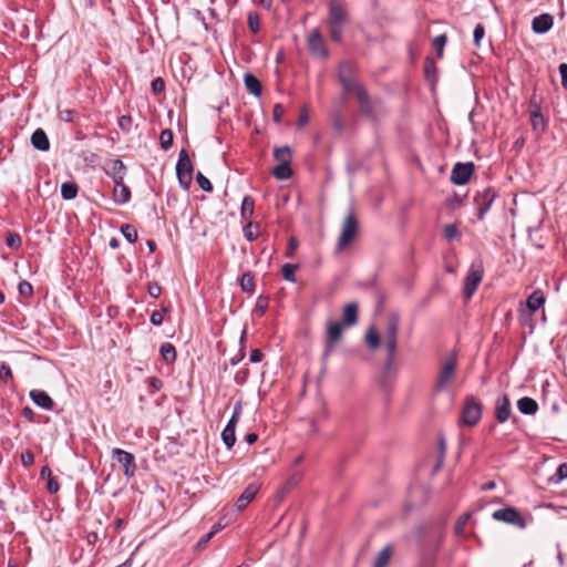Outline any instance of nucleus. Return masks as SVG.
Here are the masks:
<instances>
[{"mask_svg":"<svg viewBox=\"0 0 567 567\" xmlns=\"http://www.w3.org/2000/svg\"><path fill=\"white\" fill-rule=\"evenodd\" d=\"M348 22L347 4L343 0H329L327 23L330 39L340 43L343 39V27Z\"/></svg>","mask_w":567,"mask_h":567,"instance_id":"f257e3e1","label":"nucleus"},{"mask_svg":"<svg viewBox=\"0 0 567 567\" xmlns=\"http://www.w3.org/2000/svg\"><path fill=\"white\" fill-rule=\"evenodd\" d=\"M457 367V357L456 353L453 352L449 354V357L441 363L434 390L436 392L445 391L452 383V380L455 377Z\"/></svg>","mask_w":567,"mask_h":567,"instance_id":"f03ea898","label":"nucleus"},{"mask_svg":"<svg viewBox=\"0 0 567 567\" xmlns=\"http://www.w3.org/2000/svg\"><path fill=\"white\" fill-rule=\"evenodd\" d=\"M359 221L352 207L349 208L344 217L340 237L338 239L337 249L342 250L349 246L358 235Z\"/></svg>","mask_w":567,"mask_h":567,"instance_id":"7ed1b4c3","label":"nucleus"},{"mask_svg":"<svg viewBox=\"0 0 567 567\" xmlns=\"http://www.w3.org/2000/svg\"><path fill=\"white\" fill-rule=\"evenodd\" d=\"M193 171L194 168L188 152L185 148H182L176 163V176L183 189L187 190L190 187L193 182Z\"/></svg>","mask_w":567,"mask_h":567,"instance_id":"20e7f679","label":"nucleus"},{"mask_svg":"<svg viewBox=\"0 0 567 567\" xmlns=\"http://www.w3.org/2000/svg\"><path fill=\"white\" fill-rule=\"evenodd\" d=\"M484 275L483 262L480 259L474 260L466 274L464 280L463 293L465 298L470 299L476 291L477 286L481 284Z\"/></svg>","mask_w":567,"mask_h":567,"instance_id":"39448f33","label":"nucleus"},{"mask_svg":"<svg viewBox=\"0 0 567 567\" xmlns=\"http://www.w3.org/2000/svg\"><path fill=\"white\" fill-rule=\"evenodd\" d=\"M398 350V342L385 341L386 358L384 361L382 375L380 378V386L388 391L391 386V374L394 372V361Z\"/></svg>","mask_w":567,"mask_h":567,"instance_id":"423d86ee","label":"nucleus"},{"mask_svg":"<svg viewBox=\"0 0 567 567\" xmlns=\"http://www.w3.org/2000/svg\"><path fill=\"white\" fill-rule=\"evenodd\" d=\"M343 327L341 322L329 321L327 324V334L324 341V350L322 353V361L326 362L334 351L336 343L342 338Z\"/></svg>","mask_w":567,"mask_h":567,"instance_id":"0eeeda50","label":"nucleus"},{"mask_svg":"<svg viewBox=\"0 0 567 567\" xmlns=\"http://www.w3.org/2000/svg\"><path fill=\"white\" fill-rule=\"evenodd\" d=\"M492 517L495 520L504 522L506 524L513 525L515 527H518L520 529H524L526 527V519L520 514V512L512 506L504 507L501 509L495 511L492 514Z\"/></svg>","mask_w":567,"mask_h":567,"instance_id":"6e6552de","label":"nucleus"},{"mask_svg":"<svg viewBox=\"0 0 567 567\" xmlns=\"http://www.w3.org/2000/svg\"><path fill=\"white\" fill-rule=\"evenodd\" d=\"M498 193L493 187H487L482 192H478L474 197V203L477 207V218L484 219L485 215L489 210L494 200L497 198Z\"/></svg>","mask_w":567,"mask_h":567,"instance_id":"1a4fd4ad","label":"nucleus"},{"mask_svg":"<svg viewBox=\"0 0 567 567\" xmlns=\"http://www.w3.org/2000/svg\"><path fill=\"white\" fill-rule=\"evenodd\" d=\"M339 81L346 92L358 93L359 90L363 89L359 83H357L352 66L349 62H342L339 65Z\"/></svg>","mask_w":567,"mask_h":567,"instance_id":"9d476101","label":"nucleus"},{"mask_svg":"<svg viewBox=\"0 0 567 567\" xmlns=\"http://www.w3.org/2000/svg\"><path fill=\"white\" fill-rule=\"evenodd\" d=\"M307 47L310 53L320 59H327L329 52L324 39L318 28L313 29L307 39Z\"/></svg>","mask_w":567,"mask_h":567,"instance_id":"9b49d317","label":"nucleus"},{"mask_svg":"<svg viewBox=\"0 0 567 567\" xmlns=\"http://www.w3.org/2000/svg\"><path fill=\"white\" fill-rule=\"evenodd\" d=\"M474 169L475 166L472 162L456 163L452 168L450 179L454 185H465L473 175Z\"/></svg>","mask_w":567,"mask_h":567,"instance_id":"f8f14e48","label":"nucleus"},{"mask_svg":"<svg viewBox=\"0 0 567 567\" xmlns=\"http://www.w3.org/2000/svg\"><path fill=\"white\" fill-rule=\"evenodd\" d=\"M104 172L107 176H110L113 179L116 187H118V185H122V182H124L127 168L122 159L112 158L106 162Z\"/></svg>","mask_w":567,"mask_h":567,"instance_id":"ddd939ff","label":"nucleus"},{"mask_svg":"<svg viewBox=\"0 0 567 567\" xmlns=\"http://www.w3.org/2000/svg\"><path fill=\"white\" fill-rule=\"evenodd\" d=\"M482 417V404L473 399H467L462 411V420L470 426L476 425Z\"/></svg>","mask_w":567,"mask_h":567,"instance_id":"4468645a","label":"nucleus"},{"mask_svg":"<svg viewBox=\"0 0 567 567\" xmlns=\"http://www.w3.org/2000/svg\"><path fill=\"white\" fill-rule=\"evenodd\" d=\"M112 453L114 458L123 466L124 475L128 478L134 476L136 471L135 456L118 447L114 449Z\"/></svg>","mask_w":567,"mask_h":567,"instance_id":"2eb2a0df","label":"nucleus"},{"mask_svg":"<svg viewBox=\"0 0 567 567\" xmlns=\"http://www.w3.org/2000/svg\"><path fill=\"white\" fill-rule=\"evenodd\" d=\"M495 419L499 423H505L512 415V405L507 394H503L496 399L495 402Z\"/></svg>","mask_w":567,"mask_h":567,"instance_id":"dca6fc26","label":"nucleus"},{"mask_svg":"<svg viewBox=\"0 0 567 567\" xmlns=\"http://www.w3.org/2000/svg\"><path fill=\"white\" fill-rule=\"evenodd\" d=\"M554 24V18L549 13H542L532 21V30L534 33L544 34L548 32Z\"/></svg>","mask_w":567,"mask_h":567,"instance_id":"f3484780","label":"nucleus"},{"mask_svg":"<svg viewBox=\"0 0 567 567\" xmlns=\"http://www.w3.org/2000/svg\"><path fill=\"white\" fill-rule=\"evenodd\" d=\"M259 491V485L256 483L249 484L245 491L240 494V496L237 498L235 503V507L238 511L245 509L248 504L256 497L257 493Z\"/></svg>","mask_w":567,"mask_h":567,"instance_id":"a211bd4d","label":"nucleus"},{"mask_svg":"<svg viewBox=\"0 0 567 567\" xmlns=\"http://www.w3.org/2000/svg\"><path fill=\"white\" fill-rule=\"evenodd\" d=\"M399 328H400V316L395 312L390 313L388 317V324H386L384 340L398 342Z\"/></svg>","mask_w":567,"mask_h":567,"instance_id":"6ab92c4d","label":"nucleus"},{"mask_svg":"<svg viewBox=\"0 0 567 567\" xmlns=\"http://www.w3.org/2000/svg\"><path fill=\"white\" fill-rule=\"evenodd\" d=\"M29 395H30V399L33 401V403L37 404L41 409L51 410L54 405L53 400L45 391L31 390Z\"/></svg>","mask_w":567,"mask_h":567,"instance_id":"aec40b11","label":"nucleus"},{"mask_svg":"<svg viewBox=\"0 0 567 567\" xmlns=\"http://www.w3.org/2000/svg\"><path fill=\"white\" fill-rule=\"evenodd\" d=\"M359 307L355 302L347 303L343 308L342 324L352 327L358 322Z\"/></svg>","mask_w":567,"mask_h":567,"instance_id":"412c9836","label":"nucleus"},{"mask_svg":"<svg viewBox=\"0 0 567 567\" xmlns=\"http://www.w3.org/2000/svg\"><path fill=\"white\" fill-rule=\"evenodd\" d=\"M355 95H357L359 104H360V112L368 117H373L374 116V106H373V103L371 102L365 89L363 87V89L359 90V92L355 93Z\"/></svg>","mask_w":567,"mask_h":567,"instance_id":"4be33fe9","label":"nucleus"},{"mask_svg":"<svg viewBox=\"0 0 567 567\" xmlns=\"http://www.w3.org/2000/svg\"><path fill=\"white\" fill-rule=\"evenodd\" d=\"M31 144L35 150L41 152H47L50 150L49 137L42 128H38L32 133Z\"/></svg>","mask_w":567,"mask_h":567,"instance_id":"5701e85b","label":"nucleus"},{"mask_svg":"<svg viewBox=\"0 0 567 567\" xmlns=\"http://www.w3.org/2000/svg\"><path fill=\"white\" fill-rule=\"evenodd\" d=\"M517 409L525 415H534L538 411V404L534 399L524 396L517 401Z\"/></svg>","mask_w":567,"mask_h":567,"instance_id":"b1692460","label":"nucleus"},{"mask_svg":"<svg viewBox=\"0 0 567 567\" xmlns=\"http://www.w3.org/2000/svg\"><path fill=\"white\" fill-rule=\"evenodd\" d=\"M545 303V295L540 289L535 290L526 300V307L534 313Z\"/></svg>","mask_w":567,"mask_h":567,"instance_id":"393cba45","label":"nucleus"},{"mask_svg":"<svg viewBox=\"0 0 567 567\" xmlns=\"http://www.w3.org/2000/svg\"><path fill=\"white\" fill-rule=\"evenodd\" d=\"M244 84L246 89L255 96H260L262 93V86L260 81L251 73H246L244 76Z\"/></svg>","mask_w":567,"mask_h":567,"instance_id":"a878e982","label":"nucleus"},{"mask_svg":"<svg viewBox=\"0 0 567 567\" xmlns=\"http://www.w3.org/2000/svg\"><path fill=\"white\" fill-rule=\"evenodd\" d=\"M131 199V189L128 186L122 182V185H118V187H114L113 190V200L117 205H124Z\"/></svg>","mask_w":567,"mask_h":567,"instance_id":"bb28decb","label":"nucleus"},{"mask_svg":"<svg viewBox=\"0 0 567 567\" xmlns=\"http://www.w3.org/2000/svg\"><path fill=\"white\" fill-rule=\"evenodd\" d=\"M393 548L391 545L384 546L375 556L372 567H386L391 560Z\"/></svg>","mask_w":567,"mask_h":567,"instance_id":"cd10ccee","label":"nucleus"},{"mask_svg":"<svg viewBox=\"0 0 567 567\" xmlns=\"http://www.w3.org/2000/svg\"><path fill=\"white\" fill-rule=\"evenodd\" d=\"M530 124L533 130L538 134L546 131L547 122L538 107L530 113Z\"/></svg>","mask_w":567,"mask_h":567,"instance_id":"c85d7f7f","label":"nucleus"},{"mask_svg":"<svg viewBox=\"0 0 567 567\" xmlns=\"http://www.w3.org/2000/svg\"><path fill=\"white\" fill-rule=\"evenodd\" d=\"M159 354L166 363H174L177 358L176 349L171 342H164L161 344Z\"/></svg>","mask_w":567,"mask_h":567,"instance_id":"c756f323","label":"nucleus"},{"mask_svg":"<svg viewBox=\"0 0 567 567\" xmlns=\"http://www.w3.org/2000/svg\"><path fill=\"white\" fill-rule=\"evenodd\" d=\"M274 157L278 164H291L292 154L289 146L276 147L274 151Z\"/></svg>","mask_w":567,"mask_h":567,"instance_id":"7c9ffc66","label":"nucleus"},{"mask_svg":"<svg viewBox=\"0 0 567 567\" xmlns=\"http://www.w3.org/2000/svg\"><path fill=\"white\" fill-rule=\"evenodd\" d=\"M79 186L74 182H65L61 185V196L64 200H71L76 197Z\"/></svg>","mask_w":567,"mask_h":567,"instance_id":"2f4dec72","label":"nucleus"},{"mask_svg":"<svg viewBox=\"0 0 567 567\" xmlns=\"http://www.w3.org/2000/svg\"><path fill=\"white\" fill-rule=\"evenodd\" d=\"M240 288L244 292L252 295L255 291V278L252 272L247 271L240 278Z\"/></svg>","mask_w":567,"mask_h":567,"instance_id":"473e14b6","label":"nucleus"},{"mask_svg":"<svg viewBox=\"0 0 567 567\" xmlns=\"http://www.w3.org/2000/svg\"><path fill=\"white\" fill-rule=\"evenodd\" d=\"M365 342L371 350H375L380 346V334L374 327H370L365 333Z\"/></svg>","mask_w":567,"mask_h":567,"instance_id":"72a5a7b5","label":"nucleus"},{"mask_svg":"<svg viewBox=\"0 0 567 567\" xmlns=\"http://www.w3.org/2000/svg\"><path fill=\"white\" fill-rule=\"evenodd\" d=\"M255 202L251 196H245L241 202L240 215L244 219L250 218L254 214Z\"/></svg>","mask_w":567,"mask_h":567,"instance_id":"f704fd0d","label":"nucleus"},{"mask_svg":"<svg viewBox=\"0 0 567 567\" xmlns=\"http://www.w3.org/2000/svg\"><path fill=\"white\" fill-rule=\"evenodd\" d=\"M272 174L277 179L284 181L288 179L292 175V169L290 164H278L274 168Z\"/></svg>","mask_w":567,"mask_h":567,"instance_id":"c9c22d12","label":"nucleus"},{"mask_svg":"<svg viewBox=\"0 0 567 567\" xmlns=\"http://www.w3.org/2000/svg\"><path fill=\"white\" fill-rule=\"evenodd\" d=\"M298 267L299 266L297 264H285L281 267V274H282L284 279L289 282H296L297 281L296 270L298 269Z\"/></svg>","mask_w":567,"mask_h":567,"instance_id":"e433bc0d","label":"nucleus"},{"mask_svg":"<svg viewBox=\"0 0 567 567\" xmlns=\"http://www.w3.org/2000/svg\"><path fill=\"white\" fill-rule=\"evenodd\" d=\"M174 134L172 130L166 128L161 132L159 144L164 151H168L173 145Z\"/></svg>","mask_w":567,"mask_h":567,"instance_id":"4c0bfd02","label":"nucleus"},{"mask_svg":"<svg viewBox=\"0 0 567 567\" xmlns=\"http://www.w3.org/2000/svg\"><path fill=\"white\" fill-rule=\"evenodd\" d=\"M236 430L225 426L221 432V440L227 449H231L236 442Z\"/></svg>","mask_w":567,"mask_h":567,"instance_id":"58836bf2","label":"nucleus"},{"mask_svg":"<svg viewBox=\"0 0 567 567\" xmlns=\"http://www.w3.org/2000/svg\"><path fill=\"white\" fill-rule=\"evenodd\" d=\"M121 233L124 236V238L130 243L134 244L137 240V230L134 226L130 224H124L121 227Z\"/></svg>","mask_w":567,"mask_h":567,"instance_id":"ea45409f","label":"nucleus"},{"mask_svg":"<svg viewBox=\"0 0 567 567\" xmlns=\"http://www.w3.org/2000/svg\"><path fill=\"white\" fill-rule=\"evenodd\" d=\"M268 303H269L268 297H266L264 295H260L257 298L256 306H255V309H254V313L256 316H258V317H262L266 313V311H267Z\"/></svg>","mask_w":567,"mask_h":567,"instance_id":"a19ab883","label":"nucleus"},{"mask_svg":"<svg viewBox=\"0 0 567 567\" xmlns=\"http://www.w3.org/2000/svg\"><path fill=\"white\" fill-rule=\"evenodd\" d=\"M446 42H447V37L444 33L439 34L433 39L432 45H433L434 50L436 51V54L439 58L443 56V50H444Z\"/></svg>","mask_w":567,"mask_h":567,"instance_id":"79ce46f5","label":"nucleus"},{"mask_svg":"<svg viewBox=\"0 0 567 567\" xmlns=\"http://www.w3.org/2000/svg\"><path fill=\"white\" fill-rule=\"evenodd\" d=\"M241 410H243L241 402L240 401L236 402L234 405L233 414H231L228 423L226 424L227 427H231V429L236 430V425L241 415Z\"/></svg>","mask_w":567,"mask_h":567,"instance_id":"37998d69","label":"nucleus"},{"mask_svg":"<svg viewBox=\"0 0 567 567\" xmlns=\"http://www.w3.org/2000/svg\"><path fill=\"white\" fill-rule=\"evenodd\" d=\"M0 380L6 384L13 380L11 368L4 362L0 363Z\"/></svg>","mask_w":567,"mask_h":567,"instance_id":"c03bdc74","label":"nucleus"},{"mask_svg":"<svg viewBox=\"0 0 567 567\" xmlns=\"http://www.w3.org/2000/svg\"><path fill=\"white\" fill-rule=\"evenodd\" d=\"M6 244L9 248L18 249L21 247V236L17 233H8Z\"/></svg>","mask_w":567,"mask_h":567,"instance_id":"a18cd8bd","label":"nucleus"},{"mask_svg":"<svg viewBox=\"0 0 567 567\" xmlns=\"http://www.w3.org/2000/svg\"><path fill=\"white\" fill-rule=\"evenodd\" d=\"M258 227L257 224H252L251 221L244 227V236L248 241H254L257 238L258 234L254 228L258 229Z\"/></svg>","mask_w":567,"mask_h":567,"instance_id":"49530a36","label":"nucleus"},{"mask_svg":"<svg viewBox=\"0 0 567 567\" xmlns=\"http://www.w3.org/2000/svg\"><path fill=\"white\" fill-rule=\"evenodd\" d=\"M196 181L198 183V186L204 190V192H213V185L210 183V181L204 176L200 172H198L196 174Z\"/></svg>","mask_w":567,"mask_h":567,"instance_id":"de8ad7c7","label":"nucleus"},{"mask_svg":"<svg viewBox=\"0 0 567 567\" xmlns=\"http://www.w3.org/2000/svg\"><path fill=\"white\" fill-rule=\"evenodd\" d=\"M424 73H425V78L429 81L434 80L435 73H436V66H435V63L433 62V60H431L430 58H427L425 61Z\"/></svg>","mask_w":567,"mask_h":567,"instance_id":"09e8293b","label":"nucleus"},{"mask_svg":"<svg viewBox=\"0 0 567 567\" xmlns=\"http://www.w3.org/2000/svg\"><path fill=\"white\" fill-rule=\"evenodd\" d=\"M248 27L254 33H257L260 30L259 17L256 12L248 13Z\"/></svg>","mask_w":567,"mask_h":567,"instance_id":"8fccbe9b","label":"nucleus"},{"mask_svg":"<svg viewBox=\"0 0 567 567\" xmlns=\"http://www.w3.org/2000/svg\"><path fill=\"white\" fill-rule=\"evenodd\" d=\"M485 35V28L482 23H477L474 28V31H473V38H474V44L475 47H480L481 45V40L484 38Z\"/></svg>","mask_w":567,"mask_h":567,"instance_id":"3c124183","label":"nucleus"},{"mask_svg":"<svg viewBox=\"0 0 567 567\" xmlns=\"http://www.w3.org/2000/svg\"><path fill=\"white\" fill-rule=\"evenodd\" d=\"M444 237L447 240H453L457 237H460V231L455 225L449 224L444 227Z\"/></svg>","mask_w":567,"mask_h":567,"instance_id":"603ef678","label":"nucleus"},{"mask_svg":"<svg viewBox=\"0 0 567 567\" xmlns=\"http://www.w3.org/2000/svg\"><path fill=\"white\" fill-rule=\"evenodd\" d=\"M133 120L130 115H122L118 118V127L123 131L128 133L132 128Z\"/></svg>","mask_w":567,"mask_h":567,"instance_id":"864d4df0","label":"nucleus"},{"mask_svg":"<svg viewBox=\"0 0 567 567\" xmlns=\"http://www.w3.org/2000/svg\"><path fill=\"white\" fill-rule=\"evenodd\" d=\"M19 293L23 297H31L33 295V287L29 281H21L18 286Z\"/></svg>","mask_w":567,"mask_h":567,"instance_id":"5fc2aeb1","label":"nucleus"},{"mask_svg":"<svg viewBox=\"0 0 567 567\" xmlns=\"http://www.w3.org/2000/svg\"><path fill=\"white\" fill-rule=\"evenodd\" d=\"M249 378V370L247 368L237 371L234 381L238 385H244Z\"/></svg>","mask_w":567,"mask_h":567,"instance_id":"6e6d98bb","label":"nucleus"},{"mask_svg":"<svg viewBox=\"0 0 567 567\" xmlns=\"http://www.w3.org/2000/svg\"><path fill=\"white\" fill-rule=\"evenodd\" d=\"M21 463L24 467H30L34 463V454L31 451H24L21 454Z\"/></svg>","mask_w":567,"mask_h":567,"instance_id":"4d7b16f0","label":"nucleus"},{"mask_svg":"<svg viewBox=\"0 0 567 567\" xmlns=\"http://www.w3.org/2000/svg\"><path fill=\"white\" fill-rule=\"evenodd\" d=\"M147 292H148V295H150L152 298H155V299H156V298H158V297L161 296V293H162V287H161L157 282H155V281L150 282V284H148V287H147Z\"/></svg>","mask_w":567,"mask_h":567,"instance_id":"13d9d810","label":"nucleus"},{"mask_svg":"<svg viewBox=\"0 0 567 567\" xmlns=\"http://www.w3.org/2000/svg\"><path fill=\"white\" fill-rule=\"evenodd\" d=\"M152 91L155 94L162 93L165 90V82L162 78H156L151 83Z\"/></svg>","mask_w":567,"mask_h":567,"instance_id":"bf43d9fd","label":"nucleus"},{"mask_svg":"<svg viewBox=\"0 0 567 567\" xmlns=\"http://www.w3.org/2000/svg\"><path fill=\"white\" fill-rule=\"evenodd\" d=\"M48 483H47V489L50 494H56L60 489V484L58 482V480L55 477H49V480H47Z\"/></svg>","mask_w":567,"mask_h":567,"instance_id":"052dcab7","label":"nucleus"},{"mask_svg":"<svg viewBox=\"0 0 567 567\" xmlns=\"http://www.w3.org/2000/svg\"><path fill=\"white\" fill-rule=\"evenodd\" d=\"M284 113H285V107L281 104H276L274 106L272 118L277 124L281 123V117H282Z\"/></svg>","mask_w":567,"mask_h":567,"instance_id":"680f3d73","label":"nucleus"},{"mask_svg":"<svg viewBox=\"0 0 567 567\" xmlns=\"http://www.w3.org/2000/svg\"><path fill=\"white\" fill-rule=\"evenodd\" d=\"M147 383L153 389V391H158L163 388V381L157 377L148 378Z\"/></svg>","mask_w":567,"mask_h":567,"instance_id":"e2e57ef3","label":"nucleus"},{"mask_svg":"<svg viewBox=\"0 0 567 567\" xmlns=\"http://www.w3.org/2000/svg\"><path fill=\"white\" fill-rule=\"evenodd\" d=\"M558 71L561 78V85L563 87L567 89V63H560Z\"/></svg>","mask_w":567,"mask_h":567,"instance_id":"0e129e2a","label":"nucleus"},{"mask_svg":"<svg viewBox=\"0 0 567 567\" xmlns=\"http://www.w3.org/2000/svg\"><path fill=\"white\" fill-rule=\"evenodd\" d=\"M150 321L153 326H161L163 323V316H162V312L161 311H153L151 313V318H150Z\"/></svg>","mask_w":567,"mask_h":567,"instance_id":"69168bd1","label":"nucleus"},{"mask_svg":"<svg viewBox=\"0 0 567 567\" xmlns=\"http://www.w3.org/2000/svg\"><path fill=\"white\" fill-rule=\"evenodd\" d=\"M264 353L259 349H252L249 355V361L251 363H258L262 360Z\"/></svg>","mask_w":567,"mask_h":567,"instance_id":"338daca9","label":"nucleus"},{"mask_svg":"<svg viewBox=\"0 0 567 567\" xmlns=\"http://www.w3.org/2000/svg\"><path fill=\"white\" fill-rule=\"evenodd\" d=\"M555 475L558 476L556 482L567 478V463L560 464Z\"/></svg>","mask_w":567,"mask_h":567,"instance_id":"774afa93","label":"nucleus"}]
</instances>
